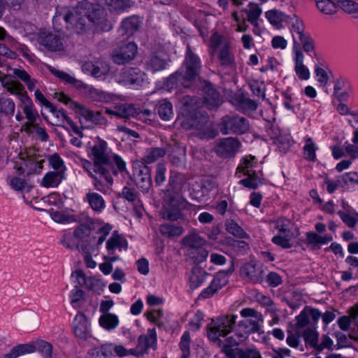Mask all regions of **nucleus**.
<instances>
[{
    "mask_svg": "<svg viewBox=\"0 0 358 358\" xmlns=\"http://www.w3.org/2000/svg\"><path fill=\"white\" fill-rule=\"evenodd\" d=\"M106 13L99 6H94L87 1L79 2L72 10L62 9L57 10L52 22L55 29L59 31L61 21L66 23L67 29L73 28L78 34L85 32L90 25H96L103 31H110L113 25L106 18Z\"/></svg>",
    "mask_w": 358,
    "mask_h": 358,
    "instance_id": "f257e3e1",
    "label": "nucleus"
},
{
    "mask_svg": "<svg viewBox=\"0 0 358 358\" xmlns=\"http://www.w3.org/2000/svg\"><path fill=\"white\" fill-rule=\"evenodd\" d=\"M199 71L200 59L193 53L188 45L185 59L182 66L166 78L164 87L169 91L178 88H191L194 85Z\"/></svg>",
    "mask_w": 358,
    "mask_h": 358,
    "instance_id": "f03ea898",
    "label": "nucleus"
},
{
    "mask_svg": "<svg viewBox=\"0 0 358 358\" xmlns=\"http://www.w3.org/2000/svg\"><path fill=\"white\" fill-rule=\"evenodd\" d=\"M182 244L186 250L187 256L192 259L195 264L189 278L190 288L194 289L199 287L201 282V269L199 266L201 257V237L198 232L192 231L183 237Z\"/></svg>",
    "mask_w": 358,
    "mask_h": 358,
    "instance_id": "7ed1b4c3",
    "label": "nucleus"
},
{
    "mask_svg": "<svg viewBox=\"0 0 358 358\" xmlns=\"http://www.w3.org/2000/svg\"><path fill=\"white\" fill-rule=\"evenodd\" d=\"M89 176L93 179V186L96 191L104 194H108L113 184L112 173L117 174L110 160L103 164L97 162L92 164V168L87 170Z\"/></svg>",
    "mask_w": 358,
    "mask_h": 358,
    "instance_id": "20e7f679",
    "label": "nucleus"
},
{
    "mask_svg": "<svg viewBox=\"0 0 358 358\" xmlns=\"http://www.w3.org/2000/svg\"><path fill=\"white\" fill-rule=\"evenodd\" d=\"M181 103L185 108L187 117L182 122V127L187 130H195L191 133L201 138V103L199 98L191 96H185L181 99Z\"/></svg>",
    "mask_w": 358,
    "mask_h": 358,
    "instance_id": "39448f33",
    "label": "nucleus"
},
{
    "mask_svg": "<svg viewBox=\"0 0 358 358\" xmlns=\"http://www.w3.org/2000/svg\"><path fill=\"white\" fill-rule=\"evenodd\" d=\"M277 234L273 236L271 241L282 249H289L292 247V240L299 236V230L296 224L285 217H279L274 222Z\"/></svg>",
    "mask_w": 358,
    "mask_h": 358,
    "instance_id": "423d86ee",
    "label": "nucleus"
},
{
    "mask_svg": "<svg viewBox=\"0 0 358 358\" xmlns=\"http://www.w3.org/2000/svg\"><path fill=\"white\" fill-rule=\"evenodd\" d=\"M236 315H227L213 320L208 331V338L217 343L231 334L237 319Z\"/></svg>",
    "mask_w": 358,
    "mask_h": 358,
    "instance_id": "0eeeda50",
    "label": "nucleus"
},
{
    "mask_svg": "<svg viewBox=\"0 0 358 358\" xmlns=\"http://www.w3.org/2000/svg\"><path fill=\"white\" fill-rule=\"evenodd\" d=\"M256 164V158L249 155L243 157L237 167V171L243 172L248 176L246 178L241 180L239 182L250 189H256L263 183L262 171L257 173L255 171H252Z\"/></svg>",
    "mask_w": 358,
    "mask_h": 358,
    "instance_id": "6e6552de",
    "label": "nucleus"
},
{
    "mask_svg": "<svg viewBox=\"0 0 358 358\" xmlns=\"http://www.w3.org/2000/svg\"><path fill=\"white\" fill-rule=\"evenodd\" d=\"M220 131L223 135H242L249 131L250 124L249 120L241 115H226L221 119Z\"/></svg>",
    "mask_w": 358,
    "mask_h": 358,
    "instance_id": "1a4fd4ad",
    "label": "nucleus"
},
{
    "mask_svg": "<svg viewBox=\"0 0 358 358\" xmlns=\"http://www.w3.org/2000/svg\"><path fill=\"white\" fill-rule=\"evenodd\" d=\"M210 48L212 53L218 52V59L221 64L227 66H232L235 62V57L231 50L230 43L224 39L217 33L213 34L210 40Z\"/></svg>",
    "mask_w": 358,
    "mask_h": 358,
    "instance_id": "9d476101",
    "label": "nucleus"
},
{
    "mask_svg": "<svg viewBox=\"0 0 358 358\" xmlns=\"http://www.w3.org/2000/svg\"><path fill=\"white\" fill-rule=\"evenodd\" d=\"M241 315L244 319L238 322V327L244 333L249 334L257 332L264 322V317L261 313L250 308H245L241 310Z\"/></svg>",
    "mask_w": 358,
    "mask_h": 358,
    "instance_id": "9b49d317",
    "label": "nucleus"
},
{
    "mask_svg": "<svg viewBox=\"0 0 358 358\" xmlns=\"http://www.w3.org/2000/svg\"><path fill=\"white\" fill-rule=\"evenodd\" d=\"M164 193L165 206L162 210V218L170 221L183 220L184 215L180 208L182 205V199L177 198L174 194L169 191H164Z\"/></svg>",
    "mask_w": 358,
    "mask_h": 358,
    "instance_id": "f8f14e48",
    "label": "nucleus"
},
{
    "mask_svg": "<svg viewBox=\"0 0 358 358\" xmlns=\"http://www.w3.org/2000/svg\"><path fill=\"white\" fill-rule=\"evenodd\" d=\"M117 81L119 83L136 90L148 83L146 74L138 68L122 69L117 77Z\"/></svg>",
    "mask_w": 358,
    "mask_h": 358,
    "instance_id": "ddd939ff",
    "label": "nucleus"
},
{
    "mask_svg": "<svg viewBox=\"0 0 358 358\" xmlns=\"http://www.w3.org/2000/svg\"><path fill=\"white\" fill-rule=\"evenodd\" d=\"M157 338L155 328L149 329L148 335H141L138 338V343L135 348L130 349L131 355L137 357L143 356L148 353V349H157Z\"/></svg>",
    "mask_w": 358,
    "mask_h": 358,
    "instance_id": "4468645a",
    "label": "nucleus"
},
{
    "mask_svg": "<svg viewBox=\"0 0 358 358\" xmlns=\"http://www.w3.org/2000/svg\"><path fill=\"white\" fill-rule=\"evenodd\" d=\"M241 143L234 137L220 139L214 148L215 152L224 159L234 157L239 151Z\"/></svg>",
    "mask_w": 358,
    "mask_h": 358,
    "instance_id": "2eb2a0df",
    "label": "nucleus"
},
{
    "mask_svg": "<svg viewBox=\"0 0 358 358\" xmlns=\"http://www.w3.org/2000/svg\"><path fill=\"white\" fill-rule=\"evenodd\" d=\"M137 51L136 44L133 42H129L122 44L114 49L111 54V58L114 63L118 65H123L133 60Z\"/></svg>",
    "mask_w": 358,
    "mask_h": 358,
    "instance_id": "dca6fc26",
    "label": "nucleus"
},
{
    "mask_svg": "<svg viewBox=\"0 0 358 358\" xmlns=\"http://www.w3.org/2000/svg\"><path fill=\"white\" fill-rule=\"evenodd\" d=\"M132 180L142 193H148L152 184L150 168L144 164L134 167Z\"/></svg>",
    "mask_w": 358,
    "mask_h": 358,
    "instance_id": "f3484780",
    "label": "nucleus"
},
{
    "mask_svg": "<svg viewBox=\"0 0 358 358\" xmlns=\"http://www.w3.org/2000/svg\"><path fill=\"white\" fill-rule=\"evenodd\" d=\"M48 109L56 120V122L52 123V125L62 127L66 130L69 131V127L65 125L67 124L76 134L80 137L83 136V131L79 129L73 120L67 115L66 111L64 109H58L53 104L52 105V107H50Z\"/></svg>",
    "mask_w": 358,
    "mask_h": 358,
    "instance_id": "a211bd4d",
    "label": "nucleus"
},
{
    "mask_svg": "<svg viewBox=\"0 0 358 358\" xmlns=\"http://www.w3.org/2000/svg\"><path fill=\"white\" fill-rule=\"evenodd\" d=\"M38 43L51 52H59L64 50V43L58 34L42 31L38 34Z\"/></svg>",
    "mask_w": 358,
    "mask_h": 358,
    "instance_id": "6ab92c4d",
    "label": "nucleus"
},
{
    "mask_svg": "<svg viewBox=\"0 0 358 358\" xmlns=\"http://www.w3.org/2000/svg\"><path fill=\"white\" fill-rule=\"evenodd\" d=\"M222 103L220 93L208 81L203 80V106L209 109H215Z\"/></svg>",
    "mask_w": 358,
    "mask_h": 358,
    "instance_id": "aec40b11",
    "label": "nucleus"
},
{
    "mask_svg": "<svg viewBox=\"0 0 358 358\" xmlns=\"http://www.w3.org/2000/svg\"><path fill=\"white\" fill-rule=\"evenodd\" d=\"M322 313L317 308L306 306L299 315L296 316V326L298 328H304L306 326L315 325L321 317Z\"/></svg>",
    "mask_w": 358,
    "mask_h": 358,
    "instance_id": "412c9836",
    "label": "nucleus"
},
{
    "mask_svg": "<svg viewBox=\"0 0 358 358\" xmlns=\"http://www.w3.org/2000/svg\"><path fill=\"white\" fill-rule=\"evenodd\" d=\"M286 22L292 36V50H296V48H300L298 39H302L303 36L307 34L305 32L303 21L296 15H292L287 17Z\"/></svg>",
    "mask_w": 358,
    "mask_h": 358,
    "instance_id": "4be33fe9",
    "label": "nucleus"
},
{
    "mask_svg": "<svg viewBox=\"0 0 358 358\" xmlns=\"http://www.w3.org/2000/svg\"><path fill=\"white\" fill-rule=\"evenodd\" d=\"M74 107L77 109V114L84 117L86 121L99 126H106L108 124V120L100 111L94 112L84 105L75 104Z\"/></svg>",
    "mask_w": 358,
    "mask_h": 358,
    "instance_id": "5701e85b",
    "label": "nucleus"
},
{
    "mask_svg": "<svg viewBox=\"0 0 358 358\" xmlns=\"http://www.w3.org/2000/svg\"><path fill=\"white\" fill-rule=\"evenodd\" d=\"M187 181V178L185 173L171 171L169 179V188L165 191H169L174 194L177 198H180V194L183 187Z\"/></svg>",
    "mask_w": 358,
    "mask_h": 358,
    "instance_id": "b1692460",
    "label": "nucleus"
},
{
    "mask_svg": "<svg viewBox=\"0 0 358 358\" xmlns=\"http://www.w3.org/2000/svg\"><path fill=\"white\" fill-rule=\"evenodd\" d=\"M83 72L87 73L94 77L95 78H102L108 75L110 72L109 66L102 62H85L82 66Z\"/></svg>",
    "mask_w": 358,
    "mask_h": 358,
    "instance_id": "393cba45",
    "label": "nucleus"
},
{
    "mask_svg": "<svg viewBox=\"0 0 358 358\" xmlns=\"http://www.w3.org/2000/svg\"><path fill=\"white\" fill-rule=\"evenodd\" d=\"M91 231L92 229L87 224H81L74 230V236L78 240L83 250L92 244L96 239L94 236H91Z\"/></svg>",
    "mask_w": 358,
    "mask_h": 358,
    "instance_id": "a878e982",
    "label": "nucleus"
},
{
    "mask_svg": "<svg viewBox=\"0 0 358 358\" xmlns=\"http://www.w3.org/2000/svg\"><path fill=\"white\" fill-rule=\"evenodd\" d=\"M293 60L294 62V71L300 80H306L310 78V71L303 64V54L301 48L292 50Z\"/></svg>",
    "mask_w": 358,
    "mask_h": 358,
    "instance_id": "bb28decb",
    "label": "nucleus"
},
{
    "mask_svg": "<svg viewBox=\"0 0 358 358\" xmlns=\"http://www.w3.org/2000/svg\"><path fill=\"white\" fill-rule=\"evenodd\" d=\"M248 338L247 333H244L241 329L231 331V334L226 336L218 343L221 348H234L243 343Z\"/></svg>",
    "mask_w": 358,
    "mask_h": 358,
    "instance_id": "cd10ccee",
    "label": "nucleus"
},
{
    "mask_svg": "<svg viewBox=\"0 0 358 358\" xmlns=\"http://www.w3.org/2000/svg\"><path fill=\"white\" fill-rule=\"evenodd\" d=\"M108 144L106 141L99 139L92 147V164L102 162L106 164L110 160L107 153Z\"/></svg>",
    "mask_w": 358,
    "mask_h": 358,
    "instance_id": "c85d7f7f",
    "label": "nucleus"
},
{
    "mask_svg": "<svg viewBox=\"0 0 358 358\" xmlns=\"http://www.w3.org/2000/svg\"><path fill=\"white\" fill-rule=\"evenodd\" d=\"M241 274L246 280L257 283L263 279V271L252 263L245 264L241 270Z\"/></svg>",
    "mask_w": 358,
    "mask_h": 358,
    "instance_id": "c756f323",
    "label": "nucleus"
},
{
    "mask_svg": "<svg viewBox=\"0 0 358 358\" xmlns=\"http://www.w3.org/2000/svg\"><path fill=\"white\" fill-rule=\"evenodd\" d=\"M127 247V241L122 235L118 234L117 231L113 232L112 236L106 243V248L110 255L114 253L115 249H118L120 251L122 250H126Z\"/></svg>",
    "mask_w": 358,
    "mask_h": 358,
    "instance_id": "7c9ffc66",
    "label": "nucleus"
},
{
    "mask_svg": "<svg viewBox=\"0 0 358 358\" xmlns=\"http://www.w3.org/2000/svg\"><path fill=\"white\" fill-rule=\"evenodd\" d=\"M141 22L137 16H131L122 22L120 31L126 37L131 36L140 27Z\"/></svg>",
    "mask_w": 358,
    "mask_h": 358,
    "instance_id": "2f4dec72",
    "label": "nucleus"
},
{
    "mask_svg": "<svg viewBox=\"0 0 358 358\" xmlns=\"http://www.w3.org/2000/svg\"><path fill=\"white\" fill-rule=\"evenodd\" d=\"M50 71L52 74H53L55 77L58 78L66 83L71 85L80 91H83V89L87 88L86 84L83 83L81 80H77L76 78L71 76L66 72L55 69H52Z\"/></svg>",
    "mask_w": 358,
    "mask_h": 358,
    "instance_id": "473e14b6",
    "label": "nucleus"
},
{
    "mask_svg": "<svg viewBox=\"0 0 358 358\" xmlns=\"http://www.w3.org/2000/svg\"><path fill=\"white\" fill-rule=\"evenodd\" d=\"M65 178L63 171H50L47 173L41 180V185L45 187H57Z\"/></svg>",
    "mask_w": 358,
    "mask_h": 358,
    "instance_id": "72a5a7b5",
    "label": "nucleus"
},
{
    "mask_svg": "<svg viewBox=\"0 0 358 358\" xmlns=\"http://www.w3.org/2000/svg\"><path fill=\"white\" fill-rule=\"evenodd\" d=\"M89 331L88 321L83 313L78 314L74 319V333L77 337L87 338Z\"/></svg>",
    "mask_w": 358,
    "mask_h": 358,
    "instance_id": "f704fd0d",
    "label": "nucleus"
},
{
    "mask_svg": "<svg viewBox=\"0 0 358 358\" xmlns=\"http://www.w3.org/2000/svg\"><path fill=\"white\" fill-rule=\"evenodd\" d=\"M86 201L93 210L101 213L106 207V203L101 195L94 192H89L86 194Z\"/></svg>",
    "mask_w": 358,
    "mask_h": 358,
    "instance_id": "c9c22d12",
    "label": "nucleus"
},
{
    "mask_svg": "<svg viewBox=\"0 0 358 358\" xmlns=\"http://www.w3.org/2000/svg\"><path fill=\"white\" fill-rule=\"evenodd\" d=\"M115 109H117L116 117L124 119L125 121L130 120L131 117H136L138 115V110L131 104H120L116 106Z\"/></svg>",
    "mask_w": 358,
    "mask_h": 358,
    "instance_id": "e433bc0d",
    "label": "nucleus"
},
{
    "mask_svg": "<svg viewBox=\"0 0 358 358\" xmlns=\"http://www.w3.org/2000/svg\"><path fill=\"white\" fill-rule=\"evenodd\" d=\"M83 90L87 91L90 98L94 101L110 103L114 100L113 95L93 87L87 85V88Z\"/></svg>",
    "mask_w": 358,
    "mask_h": 358,
    "instance_id": "4c0bfd02",
    "label": "nucleus"
},
{
    "mask_svg": "<svg viewBox=\"0 0 358 358\" xmlns=\"http://www.w3.org/2000/svg\"><path fill=\"white\" fill-rule=\"evenodd\" d=\"M43 162V160L36 162L31 159L24 160L21 166L17 168V172L19 174L26 173L27 175H30L37 171L40 172L43 168L41 164Z\"/></svg>",
    "mask_w": 358,
    "mask_h": 358,
    "instance_id": "58836bf2",
    "label": "nucleus"
},
{
    "mask_svg": "<svg viewBox=\"0 0 358 358\" xmlns=\"http://www.w3.org/2000/svg\"><path fill=\"white\" fill-rule=\"evenodd\" d=\"M99 325L106 331H112L119 324L117 315L114 313L102 314L99 319Z\"/></svg>",
    "mask_w": 358,
    "mask_h": 358,
    "instance_id": "ea45409f",
    "label": "nucleus"
},
{
    "mask_svg": "<svg viewBox=\"0 0 358 358\" xmlns=\"http://www.w3.org/2000/svg\"><path fill=\"white\" fill-rule=\"evenodd\" d=\"M317 9L325 15H333L338 11V1L333 0H315Z\"/></svg>",
    "mask_w": 358,
    "mask_h": 358,
    "instance_id": "a19ab883",
    "label": "nucleus"
},
{
    "mask_svg": "<svg viewBox=\"0 0 358 358\" xmlns=\"http://www.w3.org/2000/svg\"><path fill=\"white\" fill-rule=\"evenodd\" d=\"M188 190L191 199L199 203L201 199V178L199 176L191 179Z\"/></svg>",
    "mask_w": 358,
    "mask_h": 358,
    "instance_id": "79ce46f5",
    "label": "nucleus"
},
{
    "mask_svg": "<svg viewBox=\"0 0 358 358\" xmlns=\"http://www.w3.org/2000/svg\"><path fill=\"white\" fill-rule=\"evenodd\" d=\"M34 352L31 343L20 344L14 346L8 353L6 354L3 358H17L21 355Z\"/></svg>",
    "mask_w": 358,
    "mask_h": 358,
    "instance_id": "37998d69",
    "label": "nucleus"
},
{
    "mask_svg": "<svg viewBox=\"0 0 358 358\" xmlns=\"http://www.w3.org/2000/svg\"><path fill=\"white\" fill-rule=\"evenodd\" d=\"M32 348L34 352L38 351L45 358H52V345L43 340L36 341L32 342Z\"/></svg>",
    "mask_w": 358,
    "mask_h": 358,
    "instance_id": "c03bdc74",
    "label": "nucleus"
},
{
    "mask_svg": "<svg viewBox=\"0 0 358 358\" xmlns=\"http://www.w3.org/2000/svg\"><path fill=\"white\" fill-rule=\"evenodd\" d=\"M243 11L247 14V21L252 25L257 26L258 24L257 20L262 13L261 7L257 3H250Z\"/></svg>",
    "mask_w": 358,
    "mask_h": 358,
    "instance_id": "a18cd8bd",
    "label": "nucleus"
},
{
    "mask_svg": "<svg viewBox=\"0 0 358 358\" xmlns=\"http://www.w3.org/2000/svg\"><path fill=\"white\" fill-rule=\"evenodd\" d=\"M166 153L164 148H149L146 150L143 161L146 164H151L163 157Z\"/></svg>",
    "mask_w": 358,
    "mask_h": 358,
    "instance_id": "49530a36",
    "label": "nucleus"
},
{
    "mask_svg": "<svg viewBox=\"0 0 358 358\" xmlns=\"http://www.w3.org/2000/svg\"><path fill=\"white\" fill-rule=\"evenodd\" d=\"M159 232L168 238H173L181 235L184 232V229L179 225L163 224L159 227Z\"/></svg>",
    "mask_w": 358,
    "mask_h": 358,
    "instance_id": "de8ad7c7",
    "label": "nucleus"
},
{
    "mask_svg": "<svg viewBox=\"0 0 358 358\" xmlns=\"http://www.w3.org/2000/svg\"><path fill=\"white\" fill-rule=\"evenodd\" d=\"M157 113L162 120H170L173 115L172 103L166 100L161 101L157 106Z\"/></svg>",
    "mask_w": 358,
    "mask_h": 358,
    "instance_id": "09e8293b",
    "label": "nucleus"
},
{
    "mask_svg": "<svg viewBox=\"0 0 358 358\" xmlns=\"http://www.w3.org/2000/svg\"><path fill=\"white\" fill-rule=\"evenodd\" d=\"M2 86L7 90L8 92L13 94H19L23 90L24 86L16 81L10 80L7 76L0 78Z\"/></svg>",
    "mask_w": 358,
    "mask_h": 358,
    "instance_id": "8fccbe9b",
    "label": "nucleus"
},
{
    "mask_svg": "<svg viewBox=\"0 0 358 358\" xmlns=\"http://www.w3.org/2000/svg\"><path fill=\"white\" fill-rule=\"evenodd\" d=\"M255 299L262 307L265 308L268 313H275L277 312L276 306L268 296L264 295L261 292H257L255 295Z\"/></svg>",
    "mask_w": 358,
    "mask_h": 358,
    "instance_id": "3c124183",
    "label": "nucleus"
},
{
    "mask_svg": "<svg viewBox=\"0 0 358 358\" xmlns=\"http://www.w3.org/2000/svg\"><path fill=\"white\" fill-rule=\"evenodd\" d=\"M338 7L348 15L358 18V3L354 0H338Z\"/></svg>",
    "mask_w": 358,
    "mask_h": 358,
    "instance_id": "603ef678",
    "label": "nucleus"
},
{
    "mask_svg": "<svg viewBox=\"0 0 358 358\" xmlns=\"http://www.w3.org/2000/svg\"><path fill=\"white\" fill-rule=\"evenodd\" d=\"M265 16L268 22L275 27H278L282 22H287V18L289 17V15L275 9L266 11Z\"/></svg>",
    "mask_w": 358,
    "mask_h": 358,
    "instance_id": "864d4df0",
    "label": "nucleus"
},
{
    "mask_svg": "<svg viewBox=\"0 0 358 358\" xmlns=\"http://www.w3.org/2000/svg\"><path fill=\"white\" fill-rule=\"evenodd\" d=\"M166 62L157 55L151 56L146 62V68L152 72L162 71L166 68Z\"/></svg>",
    "mask_w": 358,
    "mask_h": 358,
    "instance_id": "5fc2aeb1",
    "label": "nucleus"
},
{
    "mask_svg": "<svg viewBox=\"0 0 358 358\" xmlns=\"http://www.w3.org/2000/svg\"><path fill=\"white\" fill-rule=\"evenodd\" d=\"M226 229L228 233L238 238H249L244 229L232 220L226 222Z\"/></svg>",
    "mask_w": 358,
    "mask_h": 358,
    "instance_id": "6e6d98bb",
    "label": "nucleus"
},
{
    "mask_svg": "<svg viewBox=\"0 0 358 358\" xmlns=\"http://www.w3.org/2000/svg\"><path fill=\"white\" fill-rule=\"evenodd\" d=\"M303 337L306 345H309L314 350L316 349L319 341V334L315 329L309 328L305 329L303 333Z\"/></svg>",
    "mask_w": 358,
    "mask_h": 358,
    "instance_id": "4d7b16f0",
    "label": "nucleus"
},
{
    "mask_svg": "<svg viewBox=\"0 0 358 358\" xmlns=\"http://www.w3.org/2000/svg\"><path fill=\"white\" fill-rule=\"evenodd\" d=\"M317 150V147L312 138H306L305 140V145L303 146V155L305 159L309 161H315L316 159L315 152Z\"/></svg>",
    "mask_w": 358,
    "mask_h": 358,
    "instance_id": "13d9d810",
    "label": "nucleus"
},
{
    "mask_svg": "<svg viewBox=\"0 0 358 358\" xmlns=\"http://www.w3.org/2000/svg\"><path fill=\"white\" fill-rule=\"evenodd\" d=\"M225 282H222L219 277L213 278L210 285L203 290V298L212 296L215 292L222 288Z\"/></svg>",
    "mask_w": 358,
    "mask_h": 358,
    "instance_id": "bf43d9fd",
    "label": "nucleus"
},
{
    "mask_svg": "<svg viewBox=\"0 0 358 358\" xmlns=\"http://www.w3.org/2000/svg\"><path fill=\"white\" fill-rule=\"evenodd\" d=\"M113 343H106L99 348H94L92 350V355L99 357L101 355L103 358H111L113 356Z\"/></svg>",
    "mask_w": 358,
    "mask_h": 358,
    "instance_id": "052dcab7",
    "label": "nucleus"
},
{
    "mask_svg": "<svg viewBox=\"0 0 358 358\" xmlns=\"http://www.w3.org/2000/svg\"><path fill=\"white\" fill-rule=\"evenodd\" d=\"M10 185L11 187L16 191H22L29 192L31 188L32 185H29L25 180L14 177L10 181Z\"/></svg>",
    "mask_w": 358,
    "mask_h": 358,
    "instance_id": "680f3d73",
    "label": "nucleus"
},
{
    "mask_svg": "<svg viewBox=\"0 0 358 358\" xmlns=\"http://www.w3.org/2000/svg\"><path fill=\"white\" fill-rule=\"evenodd\" d=\"M342 221L349 227L353 228L358 222V213L354 211L352 213H346L342 210L338 212Z\"/></svg>",
    "mask_w": 358,
    "mask_h": 358,
    "instance_id": "e2e57ef3",
    "label": "nucleus"
},
{
    "mask_svg": "<svg viewBox=\"0 0 358 358\" xmlns=\"http://www.w3.org/2000/svg\"><path fill=\"white\" fill-rule=\"evenodd\" d=\"M106 4L113 10L122 11L130 8L131 0H106Z\"/></svg>",
    "mask_w": 358,
    "mask_h": 358,
    "instance_id": "0e129e2a",
    "label": "nucleus"
},
{
    "mask_svg": "<svg viewBox=\"0 0 358 358\" xmlns=\"http://www.w3.org/2000/svg\"><path fill=\"white\" fill-rule=\"evenodd\" d=\"M228 244L238 255H244L249 250V245L245 241H237L231 239L229 241Z\"/></svg>",
    "mask_w": 358,
    "mask_h": 358,
    "instance_id": "69168bd1",
    "label": "nucleus"
},
{
    "mask_svg": "<svg viewBox=\"0 0 358 358\" xmlns=\"http://www.w3.org/2000/svg\"><path fill=\"white\" fill-rule=\"evenodd\" d=\"M15 108V103L11 99H5L0 96V113L13 115Z\"/></svg>",
    "mask_w": 358,
    "mask_h": 358,
    "instance_id": "338daca9",
    "label": "nucleus"
},
{
    "mask_svg": "<svg viewBox=\"0 0 358 358\" xmlns=\"http://www.w3.org/2000/svg\"><path fill=\"white\" fill-rule=\"evenodd\" d=\"M166 168L164 164L158 163L156 165L155 173V183L157 186L162 185L166 180Z\"/></svg>",
    "mask_w": 358,
    "mask_h": 358,
    "instance_id": "774afa93",
    "label": "nucleus"
}]
</instances>
